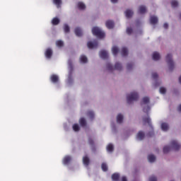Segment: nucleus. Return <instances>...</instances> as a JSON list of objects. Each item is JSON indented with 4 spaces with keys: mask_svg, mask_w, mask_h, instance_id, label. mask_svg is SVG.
<instances>
[{
    "mask_svg": "<svg viewBox=\"0 0 181 181\" xmlns=\"http://www.w3.org/2000/svg\"><path fill=\"white\" fill-rule=\"evenodd\" d=\"M101 168L103 172H107V170H108V165H107V163H102Z\"/></svg>",
    "mask_w": 181,
    "mask_h": 181,
    "instance_id": "33",
    "label": "nucleus"
},
{
    "mask_svg": "<svg viewBox=\"0 0 181 181\" xmlns=\"http://www.w3.org/2000/svg\"><path fill=\"white\" fill-rule=\"evenodd\" d=\"M106 67L109 71H112V70H114V66H112V65H111V64H110V63H107L106 64Z\"/></svg>",
    "mask_w": 181,
    "mask_h": 181,
    "instance_id": "38",
    "label": "nucleus"
},
{
    "mask_svg": "<svg viewBox=\"0 0 181 181\" xmlns=\"http://www.w3.org/2000/svg\"><path fill=\"white\" fill-rule=\"evenodd\" d=\"M148 162H150L151 163H153V162H155V160H156V157L153 154H150L148 156Z\"/></svg>",
    "mask_w": 181,
    "mask_h": 181,
    "instance_id": "20",
    "label": "nucleus"
},
{
    "mask_svg": "<svg viewBox=\"0 0 181 181\" xmlns=\"http://www.w3.org/2000/svg\"><path fill=\"white\" fill-rule=\"evenodd\" d=\"M78 8L81 11H84L86 9V4H84L83 2L78 3Z\"/></svg>",
    "mask_w": 181,
    "mask_h": 181,
    "instance_id": "25",
    "label": "nucleus"
},
{
    "mask_svg": "<svg viewBox=\"0 0 181 181\" xmlns=\"http://www.w3.org/2000/svg\"><path fill=\"white\" fill-rule=\"evenodd\" d=\"M152 77H153V80H156L158 77V75L156 73H153Z\"/></svg>",
    "mask_w": 181,
    "mask_h": 181,
    "instance_id": "44",
    "label": "nucleus"
},
{
    "mask_svg": "<svg viewBox=\"0 0 181 181\" xmlns=\"http://www.w3.org/2000/svg\"><path fill=\"white\" fill-rule=\"evenodd\" d=\"M127 70H132V68L134 67V64L129 63L127 64Z\"/></svg>",
    "mask_w": 181,
    "mask_h": 181,
    "instance_id": "41",
    "label": "nucleus"
},
{
    "mask_svg": "<svg viewBox=\"0 0 181 181\" xmlns=\"http://www.w3.org/2000/svg\"><path fill=\"white\" fill-rule=\"evenodd\" d=\"M166 62L168 64L169 70L172 71L175 68V63H173V60L172 59V54H168L166 56Z\"/></svg>",
    "mask_w": 181,
    "mask_h": 181,
    "instance_id": "5",
    "label": "nucleus"
},
{
    "mask_svg": "<svg viewBox=\"0 0 181 181\" xmlns=\"http://www.w3.org/2000/svg\"><path fill=\"white\" fill-rule=\"evenodd\" d=\"M149 181H158V178H156L155 176H151L149 178Z\"/></svg>",
    "mask_w": 181,
    "mask_h": 181,
    "instance_id": "43",
    "label": "nucleus"
},
{
    "mask_svg": "<svg viewBox=\"0 0 181 181\" xmlns=\"http://www.w3.org/2000/svg\"><path fill=\"white\" fill-rule=\"evenodd\" d=\"M52 23L54 25H59V23H60V20L58 18H54L52 21Z\"/></svg>",
    "mask_w": 181,
    "mask_h": 181,
    "instance_id": "29",
    "label": "nucleus"
},
{
    "mask_svg": "<svg viewBox=\"0 0 181 181\" xmlns=\"http://www.w3.org/2000/svg\"><path fill=\"white\" fill-rule=\"evenodd\" d=\"M179 82L181 83V76L179 78Z\"/></svg>",
    "mask_w": 181,
    "mask_h": 181,
    "instance_id": "52",
    "label": "nucleus"
},
{
    "mask_svg": "<svg viewBox=\"0 0 181 181\" xmlns=\"http://www.w3.org/2000/svg\"><path fill=\"white\" fill-rule=\"evenodd\" d=\"M71 161V157L70 156H66L63 159L64 165H69Z\"/></svg>",
    "mask_w": 181,
    "mask_h": 181,
    "instance_id": "14",
    "label": "nucleus"
},
{
    "mask_svg": "<svg viewBox=\"0 0 181 181\" xmlns=\"http://www.w3.org/2000/svg\"><path fill=\"white\" fill-rule=\"evenodd\" d=\"M79 124L83 128H84V127H87V121L86 120V118L81 117L79 119Z\"/></svg>",
    "mask_w": 181,
    "mask_h": 181,
    "instance_id": "16",
    "label": "nucleus"
},
{
    "mask_svg": "<svg viewBox=\"0 0 181 181\" xmlns=\"http://www.w3.org/2000/svg\"><path fill=\"white\" fill-rule=\"evenodd\" d=\"M88 144H89V145L93 146V145H94V141L91 138H89L88 139Z\"/></svg>",
    "mask_w": 181,
    "mask_h": 181,
    "instance_id": "45",
    "label": "nucleus"
},
{
    "mask_svg": "<svg viewBox=\"0 0 181 181\" xmlns=\"http://www.w3.org/2000/svg\"><path fill=\"white\" fill-rule=\"evenodd\" d=\"M72 128L75 132H78V131H80V126H78V124H74Z\"/></svg>",
    "mask_w": 181,
    "mask_h": 181,
    "instance_id": "34",
    "label": "nucleus"
},
{
    "mask_svg": "<svg viewBox=\"0 0 181 181\" xmlns=\"http://www.w3.org/2000/svg\"><path fill=\"white\" fill-rule=\"evenodd\" d=\"M75 34L76 36H83V31L81 30V28L77 27L75 28Z\"/></svg>",
    "mask_w": 181,
    "mask_h": 181,
    "instance_id": "18",
    "label": "nucleus"
},
{
    "mask_svg": "<svg viewBox=\"0 0 181 181\" xmlns=\"http://www.w3.org/2000/svg\"><path fill=\"white\" fill-rule=\"evenodd\" d=\"M68 63H69V66H71V60H69V62H68Z\"/></svg>",
    "mask_w": 181,
    "mask_h": 181,
    "instance_id": "51",
    "label": "nucleus"
},
{
    "mask_svg": "<svg viewBox=\"0 0 181 181\" xmlns=\"http://www.w3.org/2000/svg\"><path fill=\"white\" fill-rule=\"evenodd\" d=\"M53 2L57 5V8H60V5H62V0H53Z\"/></svg>",
    "mask_w": 181,
    "mask_h": 181,
    "instance_id": "37",
    "label": "nucleus"
},
{
    "mask_svg": "<svg viewBox=\"0 0 181 181\" xmlns=\"http://www.w3.org/2000/svg\"><path fill=\"white\" fill-rule=\"evenodd\" d=\"M112 52L114 56H117V54H118V52H119V50L118 49V47L117 46L112 47Z\"/></svg>",
    "mask_w": 181,
    "mask_h": 181,
    "instance_id": "23",
    "label": "nucleus"
},
{
    "mask_svg": "<svg viewBox=\"0 0 181 181\" xmlns=\"http://www.w3.org/2000/svg\"><path fill=\"white\" fill-rule=\"evenodd\" d=\"M87 46L88 49H95L98 47V42H97V40H95L93 42L90 41L88 42Z\"/></svg>",
    "mask_w": 181,
    "mask_h": 181,
    "instance_id": "6",
    "label": "nucleus"
},
{
    "mask_svg": "<svg viewBox=\"0 0 181 181\" xmlns=\"http://www.w3.org/2000/svg\"><path fill=\"white\" fill-rule=\"evenodd\" d=\"M83 163L85 166H88L90 165V158L88 156L83 157Z\"/></svg>",
    "mask_w": 181,
    "mask_h": 181,
    "instance_id": "12",
    "label": "nucleus"
},
{
    "mask_svg": "<svg viewBox=\"0 0 181 181\" xmlns=\"http://www.w3.org/2000/svg\"><path fill=\"white\" fill-rule=\"evenodd\" d=\"M56 45L58 47H63V46H64V42L62 40H57Z\"/></svg>",
    "mask_w": 181,
    "mask_h": 181,
    "instance_id": "36",
    "label": "nucleus"
},
{
    "mask_svg": "<svg viewBox=\"0 0 181 181\" xmlns=\"http://www.w3.org/2000/svg\"><path fill=\"white\" fill-rule=\"evenodd\" d=\"M64 31L65 33H69V32H70V27L69 26V25H64Z\"/></svg>",
    "mask_w": 181,
    "mask_h": 181,
    "instance_id": "35",
    "label": "nucleus"
},
{
    "mask_svg": "<svg viewBox=\"0 0 181 181\" xmlns=\"http://www.w3.org/2000/svg\"><path fill=\"white\" fill-rule=\"evenodd\" d=\"M127 35H131L132 33V29L131 28H127Z\"/></svg>",
    "mask_w": 181,
    "mask_h": 181,
    "instance_id": "42",
    "label": "nucleus"
},
{
    "mask_svg": "<svg viewBox=\"0 0 181 181\" xmlns=\"http://www.w3.org/2000/svg\"><path fill=\"white\" fill-rule=\"evenodd\" d=\"M163 28H164V29H168V28H169V25L165 23H164V25H163Z\"/></svg>",
    "mask_w": 181,
    "mask_h": 181,
    "instance_id": "47",
    "label": "nucleus"
},
{
    "mask_svg": "<svg viewBox=\"0 0 181 181\" xmlns=\"http://www.w3.org/2000/svg\"><path fill=\"white\" fill-rule=\"evenodd\" d=\"M179 5V3L177 2V1L176 0H173L171 2V6L173 8H176V6H177Z\"/></svg>",
    "mask_w": 181,
    "mask_h": 181,
    "instance_id": "39",
    "label": "nucleus"
},
{
    "mask_svg": "<svg viewBox=\"0 0 181 181\" xmlns=\"http://www.w3.org/2000/svg\"><path fill=\"white\" fill-rule=\"evenodd\" d=\"M147 135L149 137L153 136L155 135V133L153 132V131H152V132H150Z\"/></svg>",
    "mask_w": 181,
    "mask_h": 181,
    "instance_id": "46",
    "label": "nucleus"
},
{
    "mask_svg": "<svg viewBox=\"0 0 181 181\" xmlns=\"http://www.w3.org/2000/svg\"><path fill=\"white\" fill-rule=\"evenodd\" d=\"M144 104H149V98L148 97H144L142 99L141 105H144Z\"/></svg>",
    "mask_w": 181,
    "mask_h": 181,
    "instance_id": "31",
    "label": "nucleus"
},
{
    "mask_svg": "<svg viewBox=\"0 0 181 181\" xmlns=\"http://www.w3.org/2000/svg\"><path fill=\"white\" fill-rule=\"evenodd\" d=\"M122 56L123 57H125V56H128V49H127V47H125L122 48Z\"/></svg>",
    "mask_w": 181,
    "mask_h": 181,
    "instance_id": "21",
    "label": "nucleus"
},
{
    "mask_svg": "<svg viewBox=\"0 0 181 181\" xmlns=\"http://www.w3.org/2000/svg\"><path fill=\"white\" fill-rule=\"evenodd\" d=\"M50 80L52 83H59V76L56 74H52L50 76Z\"/></svg>",
    "mask_w": 181,
    "mask_h": 181,
    "instance_id": "11",
    "label": "nucleus"
},
{
    "mask_svg": "<svg viewBox=\"0 0 181 181\" xmlns=\"http://www.w3.org/2000/svg\"><path fill=\"white\" fill-rule=\"evenodd\" d=\"M107 152H113L114 151V146L112 144H110L107 145V148H106Z\"/></svg>",
    "mask_w": 181,
    "mask_h": 181,
    "instance_id": "27",
    "label": "nucleus"
},
{
    "mask_svg": "<svg viewBox=\"0 0 181 181\" xmlns=\"http://www.w3.org/2000/svg\"><path fill=\"white\" fill-rule=\"evenodd\" d=\"M112 180L114 181H119V175L117 173L112 175Z\"/></svg>",
    "mask_w": 181,
    "mask_h": 181,
    "instance_id": "24",
    "label": "nucleus"
},
{
    "mask_svg": "<svg viewBox=\"0 0 181 181\" xmlns=\"http://www.w3.org/2000/svg\"><path fill=\"white\" fill-rule=\"evenodd\" d=\"M111 2L112 4H117V2H118V0H111Z\"/></svg>",
    "mask_w": 181,
    "mask_h": 181,
    "instance_id": "48",
    "label": "nucleus"
},
{
    "mask_svg": "<svg viewBox=\"0 0 181 181\" xmlns=\"http://www.w3.org/2000/svg\"><path fill=\"white\" fill-rule=\"evenodd\" d=\"M138 98H139V95H138V93L132 92L127 96V103L131 104L132 101H138Z\"/></svg>",
    "mask_w": 181,
    "mask_h": 181,
    "instance_id": "3",
    "label": "nucleus"
},
{
    "mask_svg": "<svg viewBox=\"0 0 181 181\" xmlns=\"http://www.w3.org/2000/svg\"><path fill=\"white\" fill-rule=\"evenodd\" d=\"M178 111L180 112H181V105H180L179 106H178Z\"/></svg>",
    "mask_w": 181,
    "mask_h": 181,
    "instance_id": "50",
    "label": "nucleus"
},
{
    "mask_svg": "<svg viewBox=\"0 0 181 181\" xmlns=\"http://www.w3.org/2000/svg\"><path fill=\"white\" fill-rule=\"evenodd\" d=\"M92 33L95 36H97L99 39L105 37V33L101 31L98 27H93L92 29Z\"/></svg>",
    "mask_w": 181,
    "mask_h": 181,
    "instance_id": "4",
    "label": "nucleus"
},
{
    "mask_svg": "<svg viewBox=\"0 0 181 181\" xmlns=\"http://www.w3.org/2000/svg\"><path fill=\"white\" fill-rule=\"evenodd\" d=\"M161 129L163 131H168V129H169V125L167 123H162Z\"/></svg>",
    "mask_w": 181,
    "mask_h": 181,
    "instance_id": "26",
    "label": "nucleus"
},
{
    "mask_svg": "<svg viewBox=\"0 0 181 181\" xmlns=\"http://www.w3.org/2000/svg\"><path fill=\"white\" fill-rule=\"evenodd\" d=\"M80 62L81 63H87V62H88V59L85 55H81L80 57Z\"/></svg>",
    "mask_w": 181,
    "mask_h": 181,
    "instance_id": "28",
    "label": "nucleus"
},
{
    "mask_svg": "<svg viewBox=\"0 0 181 181\" xmlns=\"http://www.w3.org/2000/svg\"><path fill=\"white\" fill-rule=\"evenodd\" d=\"M160 94H166V88L164 87L160 88Z\"/></svg>",
    "mask_w": 181,
    "mask_h": 181,
    "instance_id": "40",
    "label": "nucleus"
},
{
    "mask_svg": "<svg viewBox=\"0 0 181 181\" xmlns=\"http://www.w3.org/2000/svg\"><path fill=\"white\" fill-rule=\"evenodd\" d=\"M132 15H134V11L132 10L127 9L125 11V16L127 18V19H129V18H132Z\"/></svg>",
    "mask_w": 181,
    "mask_h": 181,
    "instance_id": "17",
    "label": "nucleus"
},
{
    "mask_svg": "<svg viewBox=\"0 0 181 181\" xmlns=\"http://www.w3.org/2000/svg\"><path fill=\"white\" fill-rule=\"evenodd\" d=\"M115 69L121 71L122 70V65L119 64V62H117L115 65Z\"/></svg>",
    "mask_w": 181,
    "mask_h": 181,
    "instance_id": "30",
    "label": "nucleus"
},
{
    "mask_svg": "<svg viewBox=\"0 0 181 181\" xmlns=\"http://www.w3.org/2000/svg\"><path fill=\"white\" fill-rule=\"evenodd\" d=\"M122 181H128V180H127V177H122Z\"/></svg>",
    "mask_w": 181,
    "mask_h": 181,
    "instance_id": "49",
    "label": "nucleus"
},
{
    "mask_svg": "<svg viewBox=\"0 0 181 181\" xmlns=\"http://www.w3.org/2000/svg\"><path fill=\"white\" fill-rule=\"evenodd\" d=\"M146 12V7L145 6H140L139 8V13H145Z\"/></svg>",
    "mask_w": 181,
    "mask_h": 181,
    "instance_id": "22",
    "label": "nucleus"
},
{
    "mask_svg": "<svg viewBox=\"0 0 181 181\" xmlns=\"http://www.w3.org/2000/svg\"><path fill=\"white\" fill-rule=\"evenodd\" d=\"M100 57L103 59H108V52L105 50H101L100 52Z\"/></svg>",
    "mask_w": 181,
    "mask_h": 181,
    "instance_id": "9",
    "label": "nucleus"
},
{
    "mask_svg": "<svg viewBox=\"0 0 181 181\" xmlns=\"http://www.w3.org/2000/svg\"><path fill=\"white\" fill-rule=\"evenodd\" d=\"M143 111L147 114V117H143V122H144V124H148L149 127H152V124L151 123V118L148 116V112L149 111H151V107H149V105H147L144 107H143Z\"/></svg>",
    "mask_w": 181,
    "mask_h": 181,
    "instance_id": "2",
    "label": "nucleus"
},
{
    "mask_svg": "<svg viewBox=\"0 0 181 181\" xmlns=\"http://www.w3.org/2000/svg\"><path fill=\"white\" fill-rule=\"evenodd\" d=\"M87 115L89 117L90 119H94V117H95L94 112L90 110L87 112Z\"/></svg>",
    "mask_w": 181,
    "mask_h": 181,
    "instance_id": "32",
    "label": "nucleus"
},
{
    "mask_svg": "<svg viewBox=\"0 0 181 181\" xmlns=\"http://www.w3.org/2000/svg\"><path fill=\"white\" fill-rule=\"evenodd\" d=\"M171 146H165L163 148V153H168V152H170V151H179L180 149V144L177 143L176 140H173L170 142Z\"/></svg>",
    "mask_w": 181,
    "mask_h": 181,
    "instance_id": "1",
    "label": "nucleus"
},
{
    "mask_svg": "<svg viewBox=\"0 0 181 181\" xmlns=\"http://www.w3.org/2000/svg\"><path fill=\"white\" fill-rule=\"evenodd\" d=\"M144 138H145V133L142 131L139 132L136 135V139H139V141H142Z\"/></svg>",
    "mask_w": 181,
    "mask_h": 181,
    "instance_id": "13",
    "label": "nucleus"
},
{
    "mask_svg": "<svg viewBox=\"0 0 181 181\" xmlns=\"http://www.w3.org/2000/svg\"><path fill=\"white\" fill-rule=\"evenodd\" d=\"M122 121H124V116L122 114H119L117 117V122L118 124H122Z\"/></svg>",
    "mask_w": 181,
    "mask_h": 181,
    "instance_id": "19",
    "label": "nucleus"
},
{
    "mask_svg": "<svg viewBox=\"0 0 181 181\" xmlns=\"http://www.w3.org/2000/svg\"><path fill=\"white\" fill-rule=\"evenodd\" d=\"M45 54L47 59H52V56H53V50L50 48H47Z\"/></svg>",
    "mask_w": 181,
    "mask_h": 181,
    "instance_id": "7",
    "label": "nucleus"
},
{
    "mask_svg": "<svg viewBox=\"0 0 181 181\" xmlns=\"http://www.w3.org/2000/svg\"><path fill=\"white\" fill-rule=\"evenodd\" d=\"M152 59L155 62H158V60L160 59V54H159L158 52H155L153 53Z\"/></svg>",
    "mask_w": 181,
    "mask_h": 181,
    "instance_id": "15",
    "label": "nucleus"
},
{
    "mask_svg": "<svg viewBox=\"0 0 181 181\" xmlns=\"http://www.w3.org/2000/svg\"><path fill=\"white\" fill-rule=\"evenodd\" d=\"M158 17L155 16H151L150 17V23L151 25H156V23H158Z\"/></svg>",
    "mask_w": 181,
    "mask_h": 181,
    "instance_id": "10",
    "label": "nucleus"
},
{
    "mask_svg": "<svg viewBox=\"0 0 181 181\" xmlns=\"http://www.w3.org/2000/svg\"><path fill=\"white\" fill-rule=\"evenodd\" d=\"M105 25L107 29H114V26L115 24L114 23V21L109 20L106 21Z\"/></svg>",
    "mask_w": 181,
    "mask_h": 181,
    "instance_id": "8",
    "label": "nucleus"
}]
</instances>
